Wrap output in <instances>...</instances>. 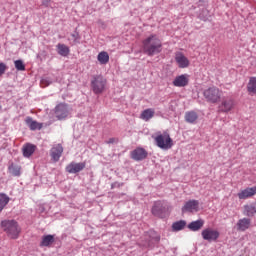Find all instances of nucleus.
<instances>
[{
	"mask_svg": "<svg viewBox=\"0 0 256 256\" xmlns=\"http://www.w3.org/2000/svg\"><path fill=\"white\" fill-rule=\"evenodd\" d=\"M1 228L6 232L10 239H18L19 233H21V228L19 223L15 220H4L1 222Z\"/></svg>",
	"mask_w": 256,
	"mask_h": 256,
	"instance_id": "f03ea898",
	"label": "nucleus"
},
{
	"mask_svg": "<svg viewBox=\"0 0 256 256\" xmlns=\"http://www.w3.org/2000/svg\"><path fill=\"white\" fill-rule=\"evenodd\" d=\"M91 88L95 95H101L107 89V79L102 75H96L91 80Z\"/></svg>",
	"mask_w": 256,
	"mask_h": 256,
	"instance_id": "39448f33",
	"label": "nucleus"
},
{
	"mask_svg": "<svg viewBox=\"0 0 256 256\" xmlns=\"http://www.w3.org/2000/svg\"><path fill=\"white\" fill-rule=\"evenodd\" d=\"M9 201H11V198L7 194L0 193V213L9 205Z\"/></svg>",
	"mask_w": 256,
	"mask_h": 256,
	"instance_id": "bb28decb",
	"label": "nucleus"
},
{
	"mask_svg": "<svg viewBox=\"0 0 256 256\" xmlns=\"http://www.w3.org/2000/svg\"><path fill=\"white\" fill-rule=\"evenodd\" d=\"M86 163L85 162H71L66 166V171L67 173L75 174V173H80V171H83L85 169Z\"/></svg>",
	"mask_w": 256,
	"mask_h": 256,
	"instance_id": "9b49d317",
	"label": "nucleus"
},
{
	"mask_svg": "<svg viewBox=\"0 0 256 256\" xmlns=\"http://www.w3.org/2000/svg\"><path fill=\"white\" fill-rule=\"evenodd\" d=\"M41 87L45 88V87H49V85H51V82L47 79H42L40 82Z\"/></svg>",
	"mask_w": 256,
	"mask_h": 256,
	"instance_id": "f704fd0d",
	"label": "nucleus"
},
{
	"mask_svg": "<svg viewBox=\"0 0 256 256\" xmlns=\"http://www.w3.org/2000/svg\"><path fill=\"white\" fill-rule=\"evenodd\" d=\"M247 91L249 95H256V77H251L247 84Z\"/></svg>",
	"mask_w": 256,
	"mask_h": 256,
	"instance_id": "a878e982",
	"label": "nucleus"
},
{
	"mask_svg": "<svg viewBox=\"0 0 256 256\" xmlns=\"http://www.w3.org/2000/svg\"><path fill=\"white\" fill-rule=\"evenodd\" d=\"M145 237H150L149 242L145 244L146 247H151L152 243H159L161 241V237L155 231H150Z\"/></svg>",
	"mask_w": 256,
	"mask_h": 256,
	"instance_id": "aec40b11",
	"label": "nucleus"
},
{
	"mask_svg": "<svg viewBox=\"0 0 256 256\" xmlns=\"http://www.w3.org/2000/svg\"><path fill=\"white\" fill-rule=\"evenodd\" d=\"M256 195V186L254 187H248L244 190H241L237 196L240 200L249 199L251 197H255Z\"/></svg>",
	"mask_w": 256,
	"mask_h": 256,
	"instance_id": "2eb2a0df",
	"label": "nucleus"
},
{
	"mask_svg": "<svg viewBox=\"0 0 256 256\" xmlns=\"http://www.w3.org/2000/svg\"><path fill=\"white\" fill-rule=\"evenodd\" d=\"M154 141L160 149L167 150L173 147V139H171V135H169V132L167 131L157 133Z\"/></svg>",
	"mask_w": 256,
	"mask_h": 256,
	"instance_id": "20e7f679",
	"label": "nucleus"
},
{
	"mask_svg": "<svg viewBox=\"0 0 256 256\" xmlns=\"http://www.w3.org/2000/svg\"><path fill=\"white\" fill-rule=\"evenodd\" d=\"M25 122L31 131H37V129L38 130L43 129V124L33 120V118H31V117H27Z\"/></svg>",
	"mask_w": 256,
	"mask_h": 256,
	"instance_id": "f3484780",
	"label": "nucleus"
},
{
	"mask_svg": "<svg viewBox=\"0 0 256 256\" xmlns=\"http://www.w3.org/2000/svg\"><path fill=\"white\" fill-rule=\"evenodd\" d=\"M244 214L247 215V217H253V215L256 214V207L253 204L245 205L244 206Z\"/></svg>",
	"mask_w": 256,
	"mask_h": 256,
	"instance_id": "7c9ffc66",
	"label": "nucleus"
},
{
	"mask_svg": "<svg viewBox=\"0 0 256 256\" xmlns=\"http://www.w3.org/2000/svg\"><path fill=\"white\" fill-rule=\"evenodd\" d=\"M57 51H58V54L61 55V57H67V55H69L70 53V49H69V46L65 45V44H57Z\"/></svg>",
	"mask_w": 256,
	"mask_h": 256,
	"instance_id": "393cba45",
	"label": "nucleus"
},
{
	"mask_svg": "<svg viewBox=\"0 0 256 256\" xmlns=\"http://www.w3.org/2000/svg\"><path fill=\"white\" fill-rule=\"evenodd\" d=\"M169 213H171V207L167 203L161 201H157L154 203L152 207V215L163 219L167 217Z\"/></svg>",
	"mask_w": 256,
	"mask_h": 256,
	"instance_id": "423d86ee",
	"label": "nucleus"
},
{
	"mask_svg": "<svg viewBox=\"0 0 256 256\" xmlns=\"http://www.w3.org/2000/svg\"><path fill=\"white\" fill-rule=\"evenodd\" d=\"M153 117H155V110L151 108L144 110L140 115V119L143 121H149L153 119Z\"/></svg>",
	"mask_w": 256,
	"mask_h": 256,
	"instance_id": "b1692460",
	"label": "nucleus"
},
{
	"mask_svg": "<svg viewBox=\"0 0 256 256\" xmlns=\"http://www.w3.org/2000/svg\"><path fill=\"white\" fill-rule=\"evenodd\" d=\"M187 226V222L185 220L176 221L172 224V231H183Z\"/></svg>",
	"mask_w": 256,
	"mask_h": 256,
	"instance_id": "c756f323",
	"label": "nucleus"
},
{
	"mask_svg": "<svg viewBox=\"0 0 256 256\" xmlns=\"http://www.w3.org/2000/svg\"><path fill=\"white\" fill-rule=\"evenodd\" d=\"M55 243V236L49 234L42 237L40 247H51Z\"/></svg>",
	"mask_w": 256,
	"mask_h": 256,
	"instance_id": "6ab92c4d",
	"label": "nucleus"
},
{
	"mask_svg": "<svg viewBox=\"0 0 256 256\" xmlns=\"http://www.w3.org/2000/svg\"><path fill=\"white\" fill-rule=\"evenodd\" d=\"M61 155H63V146L61 144L51 148L50 157L54 163H57L61 159Z\"/></svg>",
	"mask_w": 256,
	"mask_h": 256,
	"instance_id": "ddd939ff",
	"label": "nucleus"
},
{
	"mask_svg": "<svg viewBox=\"0 0 256 256\" xmlns=\"http://www.w3.org/2000/svg\"><path fill=\"white\" fill-rule=\"evenodd\" d=\"M54 113L58 121H63L69 116V107L65 103H60L55 107Z\"/></svg>",
	"mask_w": 256,
	"mask_h": 256,
	"instance_id": "0eeeda50",
	"label": "nucleus"
},
{
	"mask_svg": "<svg viewBox=\"0 0 256 256\" xmlns=\"http://www.w3.org/2000/svg\"><path fill=\"white\" fill-rule=\"evenodd\" d=\"M71 37H72L74 43H78L79 39H81V37L79 36V32H75V33L71 34Z\"/></svg>",
	"mask_w": 256,
	"mask_h": 256,
	"instance_id": "72a5a7b5",
	"label": "nucleus"
},
{
	"mask_svg": "<svg viewBox=\"0 0 256 256\" xmlns=\"http://www.w3.org/2000/svg\"><path fill=\"white\" fill-rule=\"evenodd\" d=\"M204 225H205V221L203 219H199L191 222L188 225V229H190V231H199L200 229H203Z\"/></svg>",
	"mask_w": 256,
	"mask_h": 256,
	"instance_id": "4be33fe9",
	"label": "nucleus"
},
{
	"mask_svg": "<svg viewBox=\"0 0 256 256\" xmlns=\"http://www.w3.org/2000/svg\"><path fill=\"white\" fill-rule=\"evenodd\" d=\"M199 212V200H189L182 207V213H197Z\"/></svg>",
	"mask_w": 256,
	"mask_h": 256,
	"instance_id": "1a4fd4ad",
	"label": "nucleus"
},
{
	"mask_svg": "<svg viewBox=\"0 0 256 256\" xmlns=\"http://www.w3.org/2000/svg\"><path fill=\"white\" fill-rule=\"evenodd\" d=\"M51 3V0H45L44 2H42V5H44L45 7H49Z\"/></svg>",
	"mask_w": 256,
	"mask_h": 256,
	"instance_id": "e433bc0d",
	"label": "nucleus"
},
{
	"mask_svg": "<svg viewBox=\"0 0 256 256\" xmlns=\"http://www.w3.org/2000/svg\"><path fill=\"white\" fill-rule=\"evenodd\" d=\"M174 87H187L189 85V74H181L173 80Z\"/></svg>",
	"mask_w": 256,
	"mask_h": 256,
	"instance_id": "dca6fc26",
	"label": "nucleus"
},
{
	"mask_svg": "<svg viewBox=\"0 0 256 256\" xmlns=\"http://www.w3.org/2000/svg\"><path fill=\"white\" fill-rule=\"evenodd\" d=\"M7 71V65L3 62L0 63V77L1 75H5V72Z\"/></svg>",
	"mask_w": 256,
	"mask_h": 256,
	"instance_id": "473e14b6",
	"label": "nucleus"
},
{
	"mask_svg": "<svg viewBox=\"0 0 256 256\" xmlns=\"http://www.w3.org/2000/svg\"><path fill=\"white\" fill-rule=\"evenodd\" d=\"M184 119L186 123H196V121L199 119V116L197 115V112L195 111H188L185 113Z\"/></svg>",
	"mask_w": 256,
	"mask_h": 256,
	"instance_id": "5701e85b",
	"label": "nucleus"
},
{
	"mask_svg": "<svg viewBox=\"0 0 256 256\" xmlns=\"http://www.w3.org/2000/svg\"><path fill=\"white\" fill-rule=\"evenodd\" d=\"M203 97L207 103H219L221 97H223V91L217 88V86H211L203 91Z\"/></svg>",
	"mask_w": 256,
	"mask_h": 256,
	"instance_id": "7ed1b4c3",
	"label": "nucleus"
},
{
	"mask_svg": "<svg viewBox=\"0 0 256 256\" xmlns=\"http://www.w3.org/2000/svg\"><path fill=\"white\" fill-rule=\"evenodd\" d=\"M106 143H108L109 145L117 143V138H109Z\"/></svg>",
	"mask_w": 256,
	"mask_h": 256,
	"instance_id": "c9c22d12",
	"label": "nucleus"
},
{
	"mask_svg": "<svg viewBox=\"0 0 256 256\" xmlns=\"http://www.w3.org/2000/svg\"><path fill=\"white\" fill-rule=\"evenodd\" d=\"M14 65L17 71H25V64L23 63V60H16Z\"/></svg>",
	"mask_w": 256,
	"mask_h": 256,
	"instance_id": "2f4dec72",
	"label": "nucleus"
},
{
	"mask_svg": "<svg viewBox=\"0 0 256 256\" xmlns=\"http://www.w3.org/2000/svg\"><path fill=\"white\" fill-rule=\"evenodd\" d=\"M35 149H37V146L29 143L25 144L22 148L24 157H27V158L31 157V155L35 153Z\"/></svg>",
	"mask_w": 256,
	"mask_h": 256,
	"instance_id": "412c9836",
	"label": "nucleus"
},
{
	"mask_svg": "<svg viewBox=\"0 0 256 256\" xmlns=\"http://www.w3.org/2000/svg\"><path fill=\"white\" fill-rule=\"evenodd\" d=\"M143 51L149 57H153V55H157L161 53L163 44L161 40L157 37V35H150L148 38L143 40Z\"/></svg>",
	"mask_w": 256,
	"mask_h": 256,
	"instance_id": "f257e3e1",
	"label": "nucleus"
},
{
	"mask_svg": "<svg viewBox=\"0 0 256 256\" xmlns=\"http://www.w3.org/2000/svg\"><path fill=\"white\" fill-rule=\"evenodd\" d=\"M235 107V102L231 98H224L219 106L221 113H229Z\"/></svg>",
	"mask_w": 256,
	"mask_h": 256,
	"instance_id": "f8f14e48",
	"label": "nucleus"
},
{
	"mask_svg": "<svg viewBox=\"0 0 256 256\" xmlns=\"http://www.w3.org/2000/svg\"><path fill=\"white\" fill-rule=\"evenodd\" d=\"M237 231H247L251 227V219L242 218L237 222Z\"/></svg>",
	"mask_w": 256,
	"mask_h": 256,
	"instance_id": "a211bd4d",
	"label": "nucleus"
},
{
	"mask_svg": "<svg viewBox=\"0 0 256 256\" xmlns=\"http://www.w3.org/2000/svg\"><path fill=\"white\" fill-rule=\"evenodd\" d=\"M202 239L204 241H217L219 239V231L213 229V228H206L201 232Z\"/></svg>",
	"mask_w": 256,
	"mask_h": 256,
	"instance_id": "6e6552de",
	"label": "nucleus"
},
{
	"mask_svg": "<svg viewBox=\"0 0 256 256\" xmlns=\"http://www.w3.org/2000/svg\"><path fill=\"white\" fill-rule=\"evenodd\" d=\"M147 155V150L138 147L131 152V159H134V161H143V159H147Z\"/></svg>",
	"mask_w": 256,
	"mask_h": 256,
	"instance_id": "4468645a",
	"label": "nucleus"
},
{
	"mask_svg": "<svg viewBox=\"0 0 256 256\" xmlns=\"http://www.w3.org/2000/svg\"><path fill=\"white\" fill-rule=\"evenodd\" d=\"M8 171L11 175H13L14 177H19L21 175V166L12 163L9 167H8Z\"/></svg>",
	"mask_w": 256,
	"mask_h": 256,
	"instance_id": "cd10ccee",
	"label": "nucleus"
},
{
	"mask_svg": "<svg viewBox=\"0 0 256 256\" xmlns=\"http://www.w3.org/2000/svg\"><path fill=\"white\" fill-rule=\"evenodd\" d=\"M175 61L180 69H187V67L191 65L189 58H187V56H185V54L181 52L176 53Z\"/></svg>",
	"mask_w": 256,
	"mask_h": 256,
	"instance_id": "9d476101",
	"label": "nucleus"
},
{
	"mask_svg": "<svg viewBox=\"0 0 256 256\" xmlns=\"http://www.w3.org/2000/svg\"><path fill=\"white\" fill-rule=\"evenodd\" d=\"M97 59L100 65H107L109 63V53L102 51L98 54Z\"/></svg>",
	"mask_w": 256,
	"mask_h": 256,
	"instance_id": "c85d7f7f",
	"label": "nucleus"
}]
</instances>
